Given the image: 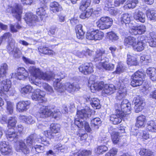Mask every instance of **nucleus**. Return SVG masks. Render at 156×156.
<instances>
[{"mask_svg": "<svg viewBox=\"0 0 156 156\" xmlns=\"http://www.w3.org/2000/svg\"><path fill=\"white\" fill-rule=\"evenodd\" d=\"M91 111V110L88 106H86L84 109L78 110L76 114L77 118L75 120V124L78 128H82L84 124L85 130L89 132L91 131V128L89 124L85 121L84 119L90 116Z\"/></svg>", "mask_w": 156, "mask_h": 156, "instance_id": "f257e3e1", "label": "nucleus"}, {"mask_svg": "<svg viewBox=\"0 0 156 156\" xmlns=\"http://www.w3.org/2000/svg\"><path fill=\"white\" fill-rule=\"evenodd\" d=\"M29 71L33 79L30 77L29 78L30 81L31 83L37 84L35 80L37 79L48 81L52 79V73L51 72L44 73L40 69L34 66H30L29 68Z\"/></svg>", "mask_w": 156, "mask_h": 156, "instance_id": "f03ea898", "label": "nucleus"}, {"mask_svg": "<svg viewBox=\"0 0 156 156\" xmlns=\"http://www.w3.org/2000/svg\"><path fill=\"white\" fill-rule=\"evenodd\" d=\"M61 115V113L58 110H56L53 112L48 107L42 106H41L37 114V116L38 118H44L51 116L56 119L60 117Z\"/></svg>", "mask_w": 156, "mask_h": 156, "instance_id": "7ed1b4c3", "label": "nucleus"}, {"mask_svg": "<svg viewBox=\"0 0 156 156\" xmlns=\"http://www.w3.org/2000/svg\"><path fill=\"white\" fill-rule=\"evenodd\" d=\"M54 86L55 90L58 92H62L65 90H66L69 92H71L78 90L80 87L78 84L76 83H71L67 82L64 84H61L60 83H58L54 81Z\"/></svg>", "mask_w": 156, "mask_h": 156, "instance_id": "20e7f679", "label": "nucleus"}, {"mask_svg": "<svg viewBox=\"0 0 156 156\" xmlns=\"http://www.w3.org/2000/svg\"><path fill=\"white\" fill-rule=\"evenodd\" d=\"M15 92L14 89L11 87V82L6 79L0 82V94L1 95L6 94H13Z\"/></svg>", "mask_w": 156, "mask_h": 156, "instance_id": "39448f33", "label": "nucleus"}, {"mask_svg": "<svg viewBox=\"0 0 156 156\" xmlns=\"http://www.w3.org/2000/svg\"><path fill=\"white\" fill-rule=\"evenodd\" d=\"M145 74L144 72L138 71L134 73L131 77V85L133 87H136L142 85Z\"/></svg>", "mask_w": 156, "mask_h": 156, "instance_id": "423d86ee", "label": "nucleus"}, {"mask_svg": "<svg viewBox=\"0 0 156 156\" xmlns=\"http://www.w3.org/2000/svg\"><path fill=\"white\" fill-rule=\"evenodd\" d=\"M11 10L13 16L17 19L20 20L23 12V7L17 3L11 5L9 6L6 11L7 12Z\"/></svg>", "mask_w": 156, "mask_h": 156, "instance_id": "0eeeda50", "label": "nucleus"}, {"mask_svg": "<svg viewBox=\"0 0 156 156\" xmlns=\"http://www.w3.org/2000/svg\"><path fill=\"white\" fill-rule=\"evenodd\" d=\"M118 105L117 104L115 105V109L116 114L112 115L110 117V120L113 123L116 125L120 123L122 121V119L123 117L126 116L125 113H121L120 108H117Z\"/></svg>", "mask_w": 156, "mask_h": 156, "instance_id": "6e6552de", "label": "nucleus"}, {"mask_svg": "<svg viewBox=\"0 0 156 156\" xmlns=\"http://www.w3.org/2000/svg\"><path fill=\"white\" fill-rule=\"evenodd\" d=\"M104 37V33L98 30H93L91 32H88L86 34V38L89 40L95 41L102 40Z\"/></svg>", "mask_w": 156, "mask_h": 156, "instance_id": "1a4fd4ad", "label": "nucleus"}, {"mask_svg": "<svg viewBox=\"0 0 156 156\" xmlns=\"http://www.w3.org/2000/svg\"><path fill=\"white\" fill-rule=\"evenodd\" d=\"M7 49L10 54L12 55L14 57L18 58L20 57L21 52L19 48L15 47V41L14 40L12 39L9 42Z\"/></svg>", "mask_w": 156, "mask_h": 156, "instance_id": "9d476101", "label": "nucleus"}, {"mask_svg": "<svg viewBox=\"0 0 156 156\" xmlns=\"http://www.w3.org/2000/svg\"><path fill=\"white\" fill-rule=\"evenodd\" d=\"M125 82H123L122 80H119L118 84V86L117 87V88H119V90L116 96V98L117 99L121 100L125 97L126 95V88L125 87Z\"/></svg>", "mask_w": 156, "mask_h": 156, "instance_id": "9b49d317", "label": "nucleus"}, {"mask_svg": "<svg viewBox=\"0 0 156 156\" xmlns=\"http://www.w3.org/2000/svg\"><path fill=\"white\" fill-rule=\"evenodd\" d=\"M109 59L106 57H103V59L99 63H96L97 67L99 69H105L106 70H110L114 68V65L111 63H108Z\"/></svg>", "mask_w": 156, "mask_h": 156, "instance_id": "f8f14e48", "label": "nucleus"}, {"mask_svg": "<svg viewBox=\"0 0 156 156\" xmlns=\"http://www.w3.org/2000/svg\"><path fill=\"white\" fill-rule=\"evenodd\" d=\"M0 151L1 154L4 156L11 155L13 153L12 147L5 141L0 142Z\"/></svg>", "mask_w": 156, "mask_h": 156, "instance_id": "ddd939ff", "label": "nucleus"}, {"mask_svg": "<svg viewBox=\"0 0 156 156\" xmlns=\"http://www.w3.org/2000/svg\"><path fill=\"white\" fill-rule=\"evenodd\" d=\"M45 93L44 92L39 89H36L33 92L31 98L33 100L37 101L39 103H43L46 101V99L44 98Z\"/></svg>", "mask_w": 156, "mask_h": 156, "instance_id": "4468645a", "label": "nucleus"}, {"mask_svg": "<svg viewBox=\"0 0 156 156\" xmlns=\"http://www.w3.org/2000/svg\"><path fill=\"white\" fill-rule=\"evenodd\" d=\"M10 76L11 78L15 77L20 80H23L28 76V73L24 68L19 67L18 68L17 73H12Z\"/></svg>", "mask_w": 156, "mask_h": 156, "instance_id": "2eb2a0df", "label": "nucleus"}, {"mask_svg": "<svg viewBox=\"0 0 156 156\" xmlns=\"http://www.w3.org/2000/svg\"><path fill=\"white\" fill-rule=\"evenodd\" d=\"M80 72L85 75L93 72V66L91 63H86L81 65L79 68Z\"/></svg>", "mask_w": 156, "mask_h": 156, "instance_id": "dca6fc26", "label": "nucleus"}, {"mask_svg": "<svg viewBox=\"0 0 156 156\" xmlns=\"http://www.w3.org/2000/svg\"><path fill=\"white\" fill-rule=\"evenodd\" d=\"M30 104L29 101H22L18 102L16 105L17 111L19 112H23L28 109Z\"/></svg>", "mask_w": 156, "mask_h": 156, "instance_id": "f3484780", "label": "nucleus"}, {"mask_svg": "<svg viewBox=\"0 0 156 156\" xmlns=\"http://www.w3.org/2000/svg\"><path fill=\"white\" fill-rule=\"evenodd\" d=\"M83 98L87 102H90V104L94 108L98 109L100 107L99 100L96 98H94L89 95H84Z\"/></svg>", "mask_w": 156, "mask_h": 156, "instance_id": "a211bd4d", "label": "nucleus"}, {"mask_svg": "<svg viewBox=\"0 0 156 156\" xmlns=\"http://www.w3.org/2000/svg\"><path fill=\"white\" fill-rule=\"evenodd\" d=\"M131 26L129 30V32L132 34L135 35L141 34H144L146 31L145 27L144 25L138 26Z\"/></svg>", "mask_w": 156, "mask_h": 156, "instance_id": "6ab92c4d", "label": "nucleus"}, {"mask_svg": "<svg viewBox=\"0 0 156 156\" xmlns=\"http://www.w3.org/2000/svg\"><path fill=\"white\" fill-rule=\"evenodd\" d=\"M16 150L17 151L22 152L26 155L30 153L29 150L26 146L24 142L22 140H20L17 142Z\"/></svg>", "mask_w": 156, "mask_h": 156, "instance_id": "aec40b11", "label": "nucleus"}, {"mask_svg": "<svg viewBox=\"0 0 156 156\" xmlns=\"http://www.w3.org/2000/svg\"><path fill=\"white\" fill-rule=\"evenodd\" d=\"M120 106L121 108L120 111L125 113V115L131 113V105L127 99L124 100L121 102Z\"/></svg>", "mask_w": 156, "mask_h": 156, "instance_id": "412c9836", "label": "nucleus"}, {"mask_svg": "<svg viewBox=\"0 0 156 156\" xmlns=\"http://www.w3.org/2000/svg\"><path fill=\"white\" fill-rule=\"evenodd\" d=\"M133 102L135 105L134 109L136 113L141 111L144 106V103L143 100L139 97L134 98Z\"/></svg>", "mask_w": 156, "mask_h": 156, "instance_id": "4be33fe9", "label": "nucleus"}, {"mask_svg": "<svg viewBox=\"0 0 156 156\" xmlns=\"http://www.w3.org/2000/svg\"><path fill=\"white\" fill-rule=\"evenodd\" d=\"M145 37L144 36H141L139 37L133 48L134 50L138 51L143 50L145 46Z\"/></svg>", "mask_w": 156, "mask_h": 156, "instance_id": "5701e85b", "label": "nucleus"}, {"mask_svg": "<svg viewBox=\"0 0 156 156\" xmlns=\"http://www.w3.org/2000/svg\"><path fill=\"white\" fill-rule=\"evenodd\" d=\"M113 0H105V2L104 9L105 10L108 11L112 15H116L117 13V10L114 9L113 5L112 4Z\"/></svg>", "mask_w": 156, "mask_h": 156, "instance_id": "b1692460", "label": "nucleus"}, {"mask_svg": "<svg viewBox=\"0 0 156 156\" xmlns=\"http://www.w3.org/2000/svg\"><path fill=\"white\" fill-rule=\"evenodd\" d=\"M112 23V20H98L96 22L98 27L101 30L109 28Z\"/></svg>", "mask_w": 156, "mask_h": 156, "instance_id": "393cba45", "label": "nucleus"}, {"mask_svg": "<svg viewBox=\"0 0 156 156\" xmlns=\"http://www.w3.org/2000/svg\"><path fill=\"white\" fill-rule=\"evenodd\" d=\"M38 51L40 53L45 55H47L51 56L55 55L56 53L48 48L43 46H39L38 48Z\"/></svg>", "mask_w": 156, "mask_h": 156, "instance_id": "a878e982", "label": "nucleus"}, {"mask_svg": "<svg viewBox=\"0 0 156 156\" xmlns=\"http://www.w3.org/2000/svg\"><path fill=\"white\" fill-rule=\"evenodd\" d=\"M116 89V87L113 84H106L105 85L102 93L103 94L110 95L113 93Z\"/></svg>", "mask_w": 156, "mask_h": 156, "instance_id": "bb28decb", "label": "nucleus"}, {"mask_svg": "<svg viewBox=\"0 0 156 156\" xmlns=\"http://www.w3.org/2000/svg\"><path fill=\"white\" fill-rule=\"evenodd\" d=\"M19 118L21 122L28 124H33L35 122L34 118L31 116L20 115L19 116Z\"/></svg>", "mask_w": 156, "mask_h": 156, "instance_id": "cd10ccee", "label": "nucleus"}, {"mask_svg": "<svg viewBox=\"0 0 156 156\" xmlns=\"http://www.w3.org/2000/svg\"><path fill=\"white\" fill-rule=\"evenodd\" d=\"M93 83L94 82L93 81L91 83L92 84L90 86L92 92L94 93L95 90H99L102 89L103 88L104 89L105 85L103 82H94L93 83Z\"/></svg>", "mask_w": 156, "mask_h": 156, "instance_id": "c85d7f7f", "label": "nucleus"}, {"mask_svg": "<svg viewBox=\"0 0 156 156\" xmlns=\"http://www.w3.org/2000/svg\"><path fill=\"white\" fill-rule=\"evenodd\" d=\"M105 53V50L103 49L97 50L96 55L94 58V61L96 63H99L103 59V57H105L103 55Z\"/></svg>", "mask_w": 156, "mask_h": 156, "instance_id": "c756f323", "label": "nucleus"}, {"mask_svg": "<svg viewBox=\"0 0 156 156\" xmlns=\"http://www.w3.org/2000/svg\"><path fill=\"white\" fill-rule=\"evenodd\" d=\"M137 39L132 36H129L126 37L124 39L125 45L127 47L131 46L133 48L137 41Z\"/></svg>", "mask_w": 156, "mask_h": 156, "instance_id": "7c9ffc66", "label": "nucleus"}, {"mask_svg": "<svg viewBox=\"0 0 156 156\" xmlns=\"http://www.w3.org/2000/svg\"><path fill=\"white\" fill-rule=\"evenodd\" d=\"M46 8L45 6L43 7L38 8L36 11L37 14L38 15V19L40 18L41 20L45 19L48 17V15L46 14Z\"/></svg>", "mask_w": 156, "mask_h": 156, "instance_id": "2f4dec72", "label": "nucleus"}, {"mask_svg": "<svg viewBox=\"0 0 156 156\" xmlns=\"http://www.w3.org/2000/svg\"><path fill=\"white\" fill-rule=\"evenodd\" d=\"M50 10L51 12L56 13L61 11L62 7L58 3L54 2L50 3Z\"/></svg>", "mask_w": 156, "mask_h": 156, "instance_id": "473e14b6", "label": "nucleus"}, {"mask_svg": "<svg viewBox=\"0 0 156 156\" xmlns=\"http://www.w3.org/2000/svg\"><path fill=\"white\" fill-rule=\"evenodd\" d=\"M35 85L40 87H42L48 94H51L54 92V90L52 87L47 83H38L37 84L35 83Z\"/></svg>", "mask_w": 156, "mask_h": 156, "instance_id": "72a5a7b5", "label": "nucleus"}, {"mask_svg": "<svg viewBox=\"0 0 156 156\" xmlns=\"http://www.w3.org/2000/svg\"><path fill=\"white\" fill-rule=\"evenodd\" d=\"M38 136H37L35 134H32L28 136L26 139V142L28 146H31L34 142L36 140L37 141L40 142L38 140Z\"/></svg>", "mask_w": 156, "mask_h": 156, "instance_id": "f704fd0d", "label": "nucleus"}, {"mask_svg": "<svg viewBox=\"0 0 156 156\" xmlns=\"http://www.w3.org/2000/svg\"><path fill=\"white\" fill-rule=\"evenodd\" d=\"M6 137L8 140L10 141H12L18 137V135L17 133L14 132L13 129H10L6 133Z\"/></svg>", "mask_w": 156, "mask_h": 156, "instance_id": "c9c22d12", "label": "nucleus"}, {"mask_svg": "<svg viewBox=\"0 0 156 156\" xmlns=\"http://www.w3.org/2000/svg\"><path fill=\"white\" fill-rule=\"evenodd\" d=\"M75 30L77 38L80 39H82L84 37V32L83 30L82 25L80 24L77 25Z\"/></svg>", "mask_w": 156, "mask_h": 156, "instance_id": "e433bc0d", "label": "nucleus"}, {"mask_svg": "<svg viewBox=\"0 0 156 156\" xmlns=\"http://www.w3.org/2000/svg\"><path fill=\"white\" fill-rule=\"evenodd\" d=\"M146 122V118L143 115H141L137 117L136 126L138 127H144Z\"/></svg>", "mask_w": 156, "mask_h": 156, "instance_id": "4c0bfd02", "label": "nucleus"}, {"mask_svg": "<svg viewBox=\"0 0 156 156\" xmlns=\"http://www.w3.org/2000/svg\"><path fill=\"white\" fill-rule=\"evenodd\" d=\"M101 123L100 119L99 118H95L91 121L90 124L91 128L93 129H98Z\"/></svg>", "mask_w": 156, "mask_h": 156, "instance_id": "58836bf2", "label": "nucleus"}, {"mask_svg": "<svg viewBox=\"0 0 156 156\" xmlns=\"http://www.w3.org/2000/svg\"><path fill=\"white\" fill-rule=\"evenodd\" d=\"M127 63L130 66H136L138 64L136 58L135 56H132L130 55H127Z\"/></svg>", "mask_w": 156, "mask_h": 156, "instance_id": "ea45409f", "label": "nucleus"}, {"mask_svg": "<svg viewBox=\"0 0 156 156\" xmlns=\"http://www.w3.org/2000/svg\"><path fill=\"white\" fill-rule=\"evenodd\" d=\"M147 129L149 131L156 132V121L151 120L147 124Z\"/></svg>", "mask_w": 156, "mask_h": 156, "instance_id": "a19ab883", "label": "nucleus"}, {"mask_svg": "<svg viewBox=\"0 0 156 156\" xmlns=\"http://www.w3.org/2000/svg\"><path fill=\"white\" fill-rule=\"evenodd\" d=\"M51 72L52 73L53 78L51 80H52L54 82L55 81L56 82L60 83L59 81L61 80V79L64 78L66 76V74L64 73H59L56 75H55L54 76V74L52 72Z\"/></svg>", "mask_w": 156, "mask_h": 156, "instance_id": "79ce46f5", "label": "nucleus"}, {"mask_svg": "<svg viewBox=\"0 0 156 156\" xmlns=\"http://www.w3.org/2000/svg\"><path fill=\"white\" fill-rule=\"evenodd\" d=\"M44 151V147L40 145H36L32 147L31 152L34 154L43 152Z\"/></svg>", "mask_w": 156, "mask_h": 156, "instance_id": "37998d69", "label": "nucleus"}, {"mask_svg": "<svg viewBox=\"0 0 156 156\" xmlns=\"http://www.w3.org/2000/svg\"><path fill=\"white\" fill-rule=\"evenodd\" d=\"M34 91V89L30 85H27L21 89V92L23 94H29L32 92Z\"/></svg>", "mask_w": 156, "mask_h": 156, "instance_id": "c03bdc74", "label": "nucleus"}, {"mask_svg": "<svg viewBox=\"0 0 156 156\" xmlns=\"http://www.w3.org/2000/svg\"><path fill=\"white\" fill-rule=\"evenodd\" d=\"M91 0H83L80 7V9L82 11L85 10L90 5Z\"/></svg>", "mask_w": 156, "mask_h": 156, "instance_id": "a18cd8bd", "label": "nucleus"}, {"mask_svg": "<svg viewBox=\"0 0 156 156\" xmlns=\"http://www.w3.org/2000/svg\"><path fill=\"white\" fill-rule=\"evenodd\" d=\"M139 154L141 156H154L153 152L151 150L144 148L140 149Z\"/></svg>", "mask_w": 156, "mask_h": 156, "instance_id": "49530a36", "label": "nucleus"}, {"mask_svg": "<svg viewBox=\"0 0 156 156\" xmlns=\"http://www.w3.org/2000/svg\"><path fill=\"white\" fill-rule=\"evenodd\" d=\"M116 23L118 25L123 26L125 25L126 27H130L131 24L133 23V20H115Z\"/></svg>", "mask_w": 156, "mask_h": 156, "instance_id": "de8ad7c7", "label": "nucleus"}, {"mask_svg": "<svg viewBox=\"0 0 156 156\" xmlns=\"http://www.w3.org/2000/svg\"><path fill=\"white\" fill-rule=\"evenodd\" d=\"M111 136L112 141L114 144H117L119 142L120 136L118 133L115 131L113 132Z\"/></svg>", "mask_w": 156, "mask_h": 156, "instance_id": "09e8293b", "label": "nucleus"}, {"mask_svg": "<svg viewBox=\"0 0 156 156\" xmlns=\"http://www.w3.org/2000/svg\"><path fill=\"white\" fill-rule=\"evenodd\" d=\"M93 11V9L92 8L87 9L86 12H83L80 14V18L81 19L88 18L91 16Z\"/></svg>", "mask_w": 156, "mask_h": 156, "instance_id": "8fccbe9b", "label": "nucleus"}, {"mask_svg": "<svg viewBox=\"0 0 156 156\" xmlns=\"http://www.w3.org/2000/svg\"><path fill=\"white\" fill-rule=\"evenodd\" d=\"M60 128V125L58 124H52L50 126L51 131L54 133L59 132Z\"/></svg>", "mask_w": 156, "mask_h": 156, "instance_id": "3c124183", "label": "nucleus"}, {"mask_svg": "<svg viewBox=\"0 0 156 156\" xmlns=\"http://www.w3.org/2000/svg\"><path fill=\"white\" fill-rule=\"evenodd\" d=\"M108 150V147L105 145H101L97 147L95 151L97 154H102Z\"/></svg>", "mask_w": 156, "mask_h": 156, "instance_id": "603ef678", "label": "nucleus"}, {"mask_svg": "<svg viewBox=\"0 0 156 156\" xmlns=\"http://www.w3.org/2000/svg\"><path fill=\"white\" fill-rule=\"evenodd\" d=\"M8 66L7 64H2L0 66V74L5 76L8 70Z\"/></svg>", "mask_w": 156, "mask_h": 156, "instance_id": "864d4df0", "label": "nucleus"}, {"mask_svg": "<svg viewBox=\"0 0 156 156\" xmlns=\"http://www.w3.org/2000/svg\"><path fill=\"white\" fill-rule=\"evenodd\" d=\"M146 14L147 17L150 18V20H154L155 17L156 16L155 11L152 9H149L146 11Z\"/></svg>", "mask_w": 156, "mask_h": 156, "instance_id": "5fc2aeb1", "label": "nucleus"}, {"mask_svg": "<svg viewBox=\"0 0 156 156\" xmlns=\"http://www.w3.org/2000/svg\"><path fill=\"white\" fill-rule=\"evenodd\" d=\"M148 42L149 46L152 47H156V35H154L150 37V39L148 40Z\"/></svg>", "mask_w": 156, "mask_h": 156, "instance_id": "6e6d98bb", "label": "nucleus"}, {"mask_svg": "<svg viewBox=\"0 0 156 156\" xmlns=\"http://www.w3.org/2000/svg\"><path fill=\"white\" fill-rule=\"evenodd\" d=\"M6 109L7 112L11 114L13 113V103L10 101H7Z\"/></svg>", "mask_w": 156, "mask_h": 156, "instance_id": "4d7b16f0", "label": "nucleus"}, {"mask_svg": "<svg viewBox=\"0 0 156 156\" xmlns=\"http://www.w3.org/2000/svg\"><path fill=\"white\" fill-rule=\"evenodd\" d=\"M24 20H38V18L32 13L28 12L26 13L25 15Z\"/></svg>", "mask_w": 156, "mask_h": 156, "instance_id": "13d9d810", "label": "nucleus"}, {"mask_svg": "<svg viewBox=\"0 0 156 156\" xmlns=\"http://www.w3.org/2000/svg\"><path fill=\"white\" fill-rule=\"evenodd\" d=\"M138 3L137 0H128L127 2V6L129 8H134Z\"/></svg>", "mask_w": 156, "mask_h": 156, "instance_id": "bf43d9fd", "label": "nucleus"}, {"mask_svg": "<svg viewBox=\"0 0 156 156\" xmlns=\"http://www.w3.org/2000/svg\"><path fill=\"white\" fill-rule=\"evenodd\" d=\"M107 35L109 39L112 41L117 40L119 38L116 34L113 32L108 33Z\"/></svg>", "mask_w": 156, "mask_h": 156, "instance_id": "052dcab7", "label": "nucleus"}, {"mask_svg": "<svg viewBox=\"0 0 156 156\" xmlns=\"http://www.w3.org/2000/svg\"><path fill=\"white\" fill-rule=\"evenodd\" d=\"M124 69L125 68L123 66L122 63L121 62H119L118 63L116 70L114 73H115L117 74H119L123 72Z\"/></svg>", "mask_w": 156, "mask_h": 156, "instance_id": "680f3d73", "label": "nucleus"}, {"mask_svg": "<svg viewBox=\"0 0 156 156\" xmlns=\"http://www.w3.org/2000/svg\"><path fill=\"white\" fill-rule=\"evenodd\" d=\"M135 20H144L145 18V15L141 12L136 13L134 16Z\"/></svg>", "mask_w": 156, "mask_h": 156, "instance_id": "e2e57ef3", "label": "nucleus"}, {"mask_svg": "<svg viewBox=\"0 0 156 156\" xmlns=\"http://www.w3.org/2000/svg\"><path fill=\"white\" fill-rule=\"evenodd\" d=\"M146 73L149 75L151 79V77L156 74V69L154 68H149L147 70Z\"/></svg>", "mask_w": 156, "mask_h": 156, "instance_id": "0e129e2a", "label": "nucleus"}, {"mask_svg": "<svg viewBox=\"0 0 156 156\" xmlns=\"http://www.w3.org/2000/svg\"><path fill=\"white\" fill-rule=\"evenodd\" d=\"M139 134H140V137L144 139L147 140L149 139L150 137L149 133L147 132L141 131L140 133H138L137 135Z\"/></svg>", "mask_w": 156, "mask_h": 156, "instance_id": "69168bd1", "label": "nucleus"}, {"mask_svg": "<svg viewBox=\"0 0 156 156\" xmlns=\"http://www.w3.org/2000/svg\"><path fill=\"white\" fill-rule=\"evenodd\" d=\"M17 123L16 119L15 117H10L8 120V124L9 125L14 127Z\"/></svg>", "mask_w": 156, "mask_h": 156, "instance_id": "338daca9", "label": "nucleus"}, {"mask_svg": "<svg viewBox=\"0 0 156 156\" xmlns=\"http://www.w3.org/2000/svg\"><path fill=\"white\" fill-rule=\"evenodd\" d=\"M117 152V149L115 148H113L106 153L105 156H115Z\"/></svg>", "mask_w": 156, "mask_h": 156, "instance_id": "774afa93", "label": "nucleus"}]
</instances>
